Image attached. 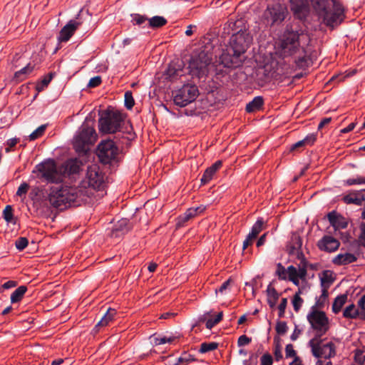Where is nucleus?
I'll list each match as a JSON object with an SVG mask.
<instances>
[{"mask_svg":"<svg viewBox=\"0 0 365 365\" xmlns=\"http://www.w3.org/2000/svg\"><path fill=\"white\" fill-rule=\"evenodd\" d=\"M314 9L319 19L327 26L334 28L344 20V8L336 0H316Z\"/></svg>","mask_w":365,"mask_h":365,"instance_id":"nucleus-1","label":"nucleus"},{"mask_svg":"<svg viewBox=\"0 0 365 365\" xmlns=\"http://www.w3.org/2000/svg\"><path fill=\"white\" fill-rule=\"evenodd\" d=\"M106 186L104 173L96 164L88 167L85 178L76 187L80 193L81 199L85 202L93 195L94 191L103 190Z\"/></svg>","mask_w":365,"mask_h":365,"instance_id":"nucleus-2","label":"nucleus"},{"mask_svg":"<svg viewBox=\"0 0 365 365\" xmlns=\"http://www.w3.org/2000/svg\"><path fill=\"white\" fill-rule=\"evenodd\" d=\"M48 200L51 206L59 210H63L71 205L85 202L81 199L80 193L76 187H67L56 185L51 187Z\"/></svg>","mask_w":365,"mask_h":365,"instance_id":"nucleus-3","label":"nucleus"},{"mask_svg":"<svg viewBox=\"0 0 365 365\" xmlns=\"http://www.w3.org/2000/svg\"><path fill=\"white\" fill-rule=\"evenodd\" d=\"M96 140L95 129L87 123H83L73 138V147L77 153H86L90 145Z\"/></svg>","mask_w":365,"mask_h":365,"instance_id":"nucleus-4","label":"nucleus"},{"mask_svg":"<svg viewBox=\"0 0 365 365\" xmlns=\"http://www.w3.org/2000/svg\"><path fill=\"white\" fill-rule=\"evenodd\" d=\"M123 120V115L118 111L108 110L103 112L98 120L99 130L102 133H114L117 132Z\"/></svg>","mask_w":365,"mask_h":365,"instance_id":"nucleus-5","label":"nucleus"},{"mask_svg":"<svg viewBox=\"0 0 365 365\" xmlns=\"http://www.w3.org/2000/svg\"><path fill=\"white\" fill-rule=\"evenodd\" d=\"M300 36L293 31H286L277 47V53L285 58L294 54L299 48Z\"/></svg>","mask_w":365,"mask_h":365,"instance_id":"nucleus-6","label":"nucleus"},{"mask_svg":"<svg viewBox=\"0 0 365 365\" xmlns=\"http://www.w3.org/2000/svg\"><path fill=\"white\" fill-rule=\"evenodd\" d=\"M210 63L211 59L204 52L192 56L188 66L190 74L198 78L205 77L208 73Z\"/></svg>","mask_w":365,"mask_h":365,"instance_id":"nucleus-7","label":"nucleus"},{"mask_svg":"<svg viewBox=\"0 0 365 365\" xmlns=\"http://www.w3.org/2000/svg\"><path fill=\"white\" fill-rule=\"evenodd\" d=\"M197 87L195 85H184L181 88L176 91L173 96V101L175 105L180 107H185L193 102L198 96Z\"/></svg>","mask_w":365,"mask_h":365,"instance_id":"nucleus-8","label":"nucleus"},{"mask_svg":"<svg viewBox=\"0 0 365 365\" xmlns=\"http://www.w3.org/2000/svg\"><path fill=\"white\" fill-rule=\"evenodd\" d=\"M312 328L320 332L325 333L329 329V319L325 312L311 307L307 316Z\"/></svg>","mask_w":365,"mask_h":365,"instance_id":"nucleus-9","label":"nucleus"},{"mask_svg":"<svg viewBox=\"0 0 365 365\" xmlns=\"http://www.w3.org/2000/svg\"><path fill=\"white\" fill-rule=\"evenodd\" d=\"M252 41V36L246 31H239L232 37L231 49L235 55L241 57Z\"/></svg>","mask_w":365,"mask_h":365,"instance_id":"nucleus-10","label":"nucleus"},{"mask_svg":"<svg viewBox=\"0 0 365 365\" xmlns=\"http://www.w3.org/2000/svg\"><path fill=\"white\" fill-rule=\"evenodd\" d=\"M118 155V148L111 140L101 141L98 146V155L103 163H109Z\"/></svg>","mask_w":365,"mask_h":365,"instance_id":"nucleus-11","label":"nucleus"},{"mask_svg":"<svg viewBox=\"0 0 365 365\" xmlns=\"http://www.w3.org/2000/svg\"><path fill=\"white\" fill-rule=\"evenodd\" d=\"M36 169L41 173V178L50 182L61 181V175L57 172L56 165L53 160H46L36 165Z\"/></svg>","mask_w":365,"mask_h":365,"instance_id":"nucleus-12","label":"nucleus"},{"mask_svg":"<svg viewBox=\"0 0 365 365\" xmlns=\"http://www.w3.org/2000/svg\"><path fill=\"white\" fill-rule=\"evenodd\" d=\"M299 261L297 268L292 265L287 267L289 279L295 285H299V279H304L307 273L308 262L307 259Z\"/></svg>","mask_w":365,"mask_h":365,"instance_id":"nucleus-13","label":"nucleus"},{"mask_svg":"<svg viewBox=\"0 0 365 365\" xmlns=\"http://www.w3.org/2000/svg\"><path fill=\"white\" fill-rule=\"evenodd\" d=\"M284 12L285 8L279 1H274L268 5L265 14L272 23H275L284 20Z\"/></svg>","mask_w":365,"mask_h":365,"instance_id":"nucleus-14","label":"nucleus"},{"mask_svg":"<svg viewBox=\"0 0 365 365\" xmlns=\"http://www.w3.org/2000/svg\"><path fill=\"white\" fill-rule=\"evenodd\" d=\"M312 354L317 358H330L335 354L334 344H310Z\"/></svg>","mask_w":365,"mask_h":365,"instance_id":"nucleus-15","label":"nucleus"},{"mask_svg":"<svg viewBox=\"0 0 365 365\" xmlns=\"http://www.w3.org/2000/svg\"><path fill=\"white\" fill-rule=\"evenodd\" d=\"M302 240L300 236L297 234H292L290 242L287 245V251L289 255H294L298 260L306 259L302 251Z\"/></svg>","mask_w":365,"mask_h":365,"instance_id":"nucleus-16","label":"nucleus"},{"mask_svg":"<svg viewBox=\"0 0 365 365\" xmlns=\"http://www.w3.org/2000/svg\"><path fill=\"white\" fill-rule=\"evenodd\" d=\"M81 24V21L74 19L70 20L60 31L58 36V41H68Z\"/></svg>","mask_w":365,"mask_h":365,"instance_id":"nucleus-17","label":"nucleus"},{"mask_svg":"<svg viewBox=\"0 0 365 365\" xmlns=\"http://www.w3.org/2000/svg\"><path fill=\"white\" fill-rule=\"evenodd\" d=\"M340 243L336 238L328 235L323 237L317 243L320 250L328 252L336 251Z\"/></svg>","mask_w":365,"mask_h":365,"instance_id":"nucleus-18","label":"nucleus"},{"mask_svg":"<svg viewBox=\"0 0 365 365\" xmlns=\"http://www.w3.org/2000/svg\"><path fill=\"white\" fill-rule=\"evenodd\" d=\"M221 63L225 67L236 68L240 66L242 60L240 56L235 55L230 48L227 52H223L220 56Z\"/></svg>","mask_w":365,"mask_h":365,"instance_id":"nucleus-19","label":"nucleus"},{"mask_svg":"<svg viewBox=\"0 0 365 365\" xmlns=\"http://www.w3.org/2000/svg\"><path fill=\"white\" fill-rule=\"evenodd\" d=\"M327 218L335 230L345 229L348 225L347 219L336 211L328 213Z\"/></svg>","mask_w":365,"mask_h":365,"instance_id":"nucleus-20","label":"nucleus"},{"mask_svg":"<svg viewBox=\"0 0 365 365\" xmlns=\"http://www.w3.org/2000/svg\"><path fill=\"white\" fill-rule=\"evenodd\" d=\"M166 78L171 81H176L183 76L182 63L180 61L171 62L165 73Z\"/></svg>","mask_w":365,"mask_h":365,"instance_id":"nucleus-21","label":"nucleus"},{"mask_svg":"<svg viewBox=\"0 0 365 365\" xmlns=\"http://www.w3.org/2000/svg\"><path fill=\"white\" fill-rule=\"evenodd\" d=\"M205 210V207L203 205L198 206L197 207H190L182 215L178 217L176 225L178 227L183 226V225L195 217L197 215L202 213Z\"/></svg>","mask_w":365,"mask_h":365,"instance_id":"nucleus-22","label":"nucleus"},{"mask_svg":"<svg viewBox=\"0 0 365 365\" xmlns=\"http://www.w3.org/2000/svg\"><path fill=\"white\" fill-rule=\"evenodd\" d=\"M291 9L298 19H303L308 12L307 0H291Z\"/></svg>","mask_w":365,"mask_h":365,"instance_id":"nucleus-23","label":"nucleus"},{"mask_svg":"<svg viewBox=\"0 0 365 365\" xmlns=\"http://www.w3.org/2000/svg\"><path fill=\"white\" fill-rule=\"evenodd\" d=\"M357 260V256L350 252L339 253L335 256L332 262L338 266L346 265L353 263Z\"/></svg>","mask_w":365,"mask_h":365,"instance_id":"nucleus-24","label":"nucleus"},{"mask_svg":"<svg viewBox=\"0 0 365 365\" xmlns=\"http://www.w3.org/2000/svg\"><path fill=\"white\" fill-rule=\"evenodd\" d=\"M116 315V311L114 309L109 308L101 319L96 324L95 326L93 331L95 332H98L102 328H104L110 324L114 320V318Z\"/></svg>","mask_w":365,"mask_h":365,"instance_id":"nucleus-25","label":"nucleus"},{"mask_svg":"<svg viewBox=\"0 0 365 365\" xmlns=\"http://www.w3.org/2000/svg\"><path fill=\"white\" fill-rule=\"evenodd\" d=\"M344 201L347 204L361 205L365 200L361 192H351L344 197Z\"/></svg>","mask_w":365,"mask_h":365,"instance_id":"nucleus-26","label":"nucleus"},{"mask_svg":"<svg viewBox=\"0 0 365 365\" xmlns=\"http://www.w3.org/2000/svg\"><path fill=\"white\" fill-rule=\"evenodd\" d=\"M267 303L269 305V307L271 308L274 307L279 297V294L270 284L267 288Z\"/></svg>","mask_w":365,"mask_h":365,"instance_id":"nucleus-27","label":"nucleus"},{"mask_svg":"<svg viewBox=\"0 0 365 365\" xmlns=\"http://www.w3.org/2000/svg\"><path fill=\"white\" fill-rule=\"evenodd\" d=\"M359 311V307H356L354 304H349L347 306L344 312H343V316L345 318L348 319H355L356 317H359L361 319V314Z\"/></svg>","mask_w":365,"mask_h":365,"instance_id":"nucleus-28","label":"nucleus"},{"mask_svg":"<svg viewBox=\"0 0 365 365\" xmlns=\"http://www.w3.org/2000/svg\"><path fill=\"white\" fill-rule=\"evenodd\" d=\"M263 98L261 96H257L246 106V110L248 113H252L259 110L263 105Z\"/></svg>","mask_w":365,"mask_h":365,"instance_id":"nucleus-29","label":"nucleus"},{"mask_svg":"<svg viewBox=\"0 0 365 365\" xmlns=\"http://www.w3.org/2000/svg\"><path fill=\"white\" fill-rule=\"evenodd\" d=\"M347 300V295L346 294H341L339 296H337L332 304V311L334 313L337 314L339 313L342 307L344 305Z\"/></svg>","mask_w":365,"mask_h":365,"instance_id":"nucleus-30","label":"nucleus"},{"mask_svg":"<svg viewBox=\"0 0 365 365\" xmlns=\"http://www.w3.org/2000/svg\"><path fill=\"white\" fill-rule=\"evenodd\" d=\"M150 339L151 342H162V343L173 342L175 340H180V335H173V336H160L159 335L153 334V335L150 336Z\"/></svg>","mask_w":365,"mask_h":365,"instance_id":"nucleus-31","label":"nucleus"},{"mask_svg":"<svg viewBox=\"0 0 365 365\" xmlns=\"http://www.w3.org/2000/svg\"><path fill=\"white\" fill-rule=\"evenodd\" d=\"M27 291V287L26 286H20L16 290L13 292L11 295V302L16 303L21 300L24 295Z\"/></svg>","mask_w":365,"mask_h":365,"instance_id":"nucleus-32","label":"nucleus"},{"mask_svg":"<svg viewBox=\"0 0 365 365\" xmlns=\"http://www.w3.org/2000/svg\"><path fill=\"white\" fill-rule=\"evenodd\" d=\"M81 166V163L76 158L70 159L66 162V168L70 173H77Z\"/></svg>","mask_w":365,"mask_h":365,"instance_id":"nucleus-33","label":"nucleus"},{"mask_svg":"<svg viewBox=\"0 0 365 365\" xmlns=\"http://www.w3.org/2000/svg\"><path fill=\"white\" fill-rule=\"evenodd\" d=\"M263 220L262 218H259L256 222L253 225L251 231L247 235L250 238L255 240L258 234L262 230L263 225Z\"/></svg>","mask_w":365,"mask_h":365,"instance_id":"nucleus-34","label":"nucleus"},{"mask_svg":"<svg viewBox=\"0 0 365 365\" xmlns=\"http://www.w3.org/2000/svg\"><path fill=\"white\" fill-rule=\"evenodd\" d=\"M167 23L166 19L163 16H155L148 20L150 27L159 28L162 27Z\"/></svg>","mask_w":365,"mask_h":365,"instance_id":"nucleus-35","label":"nucleus"},{"mask_svg":"<svg viewBox=\"0 0 365 365\" xmlns=\"http://www.w3.org/2000/svg\"><path fill=\"white\" fill-rule=\"evenodd\" d=\"M208 315L209 313L204 314L203 319L205 321L206 327L210 329L222 319V312L218 313L214 319H208Z\"/></svg>","mask_w":365,"mask_h":365,"instance_id":"nucleus-36","label":"nucleus"},{"mask_svg":"<svg viewBox=\"0 0 365 365\" xmlns=\"http://www.w3.org/2000/svg\"><path fill=\"white\" fill-rule=\"evenodd\" d=\"M130 229L129 221L127 219H121L115 225V232H122L123 233L127 232Z\"/></svg>","mask_w":365,"mask_h":365,"instance_id":"nucleus-37","label":"nucleus"},{"mask_svg":"<svg viewBox=\"0 0 365 365\" xmlns=\"http://www.w3.org/2000/svg\"><path fill=\"white\" fill-rule=\"evenodd\" d=\"M3 216L7 222L15 223L13 215V209L11 205H6L3 211Z\"/></svg>","mask_w":365,"mask_h":365,"instance_id":"nucleus-38","label":"nucleus"},{"mask_svg":"<svg viewBox=\"0 0 365 365\" xmlns=\"http://www.w3.org/2000/svg\"><path fill=\"white\" fill-rule=\"evenodd\" d=\"M327 295H328L327 291L325 289H324L322 290V295L319 298L317 299L315 304L314 306H312V307H315V309H318V310H319V309L324 307L325 302L327 298Z\"/></svg>","mask_w":365,"mask_h":365,"instance_id":"nucleus-39","label":"nucleus"},{"mask_svg":"<svg viewBox=\"0 0 365 365\" xmlns=\"http://www.w3.org/2000/svg\"><path fill=\"white\" fill-rule=\"evenodd\" d=\"M301 292L299 291L297 293H296L292 299V303L294 307V309L296 312H298L302 304H303V299L300 297Z\"/></svg>","mask_w":365,"mask_h":365,"instance_id":"nucleus-40","label":"nucleus"},{"mask_svg":"<svg viewBox=\"0 0 365 365\" xmlns=\"http://www.w3.org/2000/svg\"><path fill=\"white\" fill-rule=\"evenodd\" d=\"M46 125H41L38 128H37L34 132H32L29 135L30 140H34L41 136L45 132Z\"/></svg>","mask_w":365,"mask_h":365,"instance_id":"nucleus-41","label":"nucleus"},{"mask_svg":"<svg viewBox=\"0 0 365 365\" xmlns=\"http://www.w3.org/2000/svg\"><path fill=\"white\" fill-rule=\"evenodd\" d=\"M346 185H365V178L362 176H356V178L347 179L345 181Z\"/></svg>","mask_w":365,"mask_h":365,"instance_id":"nucleus-42","label":"nucleus"},{"mask_svg":"<svg viewBox=\"0 0 365 365\" xmlns=\"http://www.w3.org/2000/svg\"><path fill=\"white\" fill-rule=\"evenodd\" d=\"M33 69L34 66H31L30 63H28L25 67L15 73V77L17 78L22 79L21 76L30 73L33 71Z\"/></svg>","mask_w":365,"mask_h":365,"instance_id":"nucleus-43","label":"nucleus"},{"mask_svg":"<svg viewBox=\"0 0 365 365\" xmlns=\"http://www.w3.org/2000/svg\"><path fill=\"white\" fill-rule=\"evenodd\" d=\"M215 173V172H214L210 167L207 168L201 178V182L202 184H206L210 182Z\"/></svg>","mask_w":365,"mask_h":365,"instance_id":"nucleus-44","label":"nucleus"},{"mask_svg":"<svg viewBox=\"0 0 365 365\" xmlns=\"http://www.w3.org/2000/svg\"><path fill=\"white\" fill-rule=\"evenodd\" d=\"M124 97H125V106L129 110L131 109L135 104V101H134L132 93L130 91H126L125 93Z\"/></svg>","mask_w":365,"mask_h":365,"instance_id":"nucleus-45","label":"nucleus"},{"mask_svg":"<svg viewBox=\"0 0 365 365\" xmlns=\"http://www.w3.org/2000/svg\"><path fill=\"white\" fill-rule=\"evenodd\" d=\"M333 282V279L331 277V273L330 271H324L322 274V277H321V282L323 286L327 284L329 286Z\"/></svg>","mask_w":365,"mask_h":365,"instance_id":"nucleus-46","label":"nucleus"},{"mask_svg":"<svg viewBox=\"0 0 365 365\" xmlns=\"http://www.w3.org/2000/svg\"><path fill=\"white\" fill-rule=\"evenodd\" d=\"M276 274L278 278L280 279H286L287 273V269H286L281 263H278L277 266Z\"/></svg>","mask_w":365,"mask_h":365,"instance_id":"nucleus-47","label":"nucleus"},{"mask_svg":"<svg viewBox=\"0 0 365 365\" xmlns=\"http://www.w3.org/2000/svg\"><path fill=\"white\" fill-rule=\"evenodd\" d=\"M51 81V76L45 77L41 81H40L39 83H38L36 84V91L38 92H41L43 90H44V88L48 86V85L49 84Z\"/></svg>","mask_w":365,"mask_h":365,"instance_id":"nucleus-48","label":"nucleus"},{"mask_svg":"<svg viewBox=\"0 0 365 365\" xmlns=\"http://www.w3.org/2000/svg\"><path fill=\"white\" fill-rule=\"evenodd\" d=\"M195 361L194 356L187 352H184L183 354H182V355L178 358V364L185 363V365H186L190 361Z\"/></svg>","mask_w":365,"mask_h":365,"instance_id":"nucleus-49","label":"nucleus"},{"mask_svg":"<svg viewBox=\"0 0 365 365\" xmlns=\"http://www.w3.org/2000/svg\"><path fill=\"white\" fill-rule=\"evenodd\" d=\"M218 346V344H202L199 352L204 354L210 351L216 349Z\"/></svg>","mask_w":365,"mask_h":365,"instance_id":"nucleus-50","label":"nucleus"},{"mask_svg":"<svg viewBox=\"0 0 365 365\" xmlns=\"http://www.w3.org/2000/svg\"><path fill=\"white\" fill-rule=\"evenodd\" d=\"M357 306L359 308L361 319H365V294L363 295L358 301Z\"/></svg>","mask_w":365,"mask_h":365,"instance_id":"nucleus-51","label":"nucleus"},{"mask_svg":"<svg viewBox=\"0 0 365 365\" xmlns=\"http://www.w3.org/2000/svg\"><path fill=\"white\" fill-rule=\"evenodd\" d=\"M29 188V185L26 182H23L20 185L17 191H16V195L19 197H26V194L27 193Z\"/></svg>","mask_w":365,"mask_h":365,"instance_id":"nucleus-52","label":"nucleus"},{"mask_svg":"<svg viewBox=\"0 0 365 365\" xmlns=\"http://www.w3.org/2000/svg\"><path fill=\"white\" fill-rule=\"evenodd\" d=\"M276 331L279 336L284 335L287 330V324L284 322H279L276 325Z\"/></svg>","mask_w":365,"mask_h":365,"instance_id":"nucleus-53","label":"nucleus"},{"mask_svg":"<svg viewBox=\"0 0 365 365\" xmlns=\"http://www.w3.org/2000/svg\"><path fill=\"white\" fill-rule=\"evenodd\" d=\"M15 245L17 250H23L28 245V240L26 237H20L16 240Z\"/></svg>","mask_w":365,"mask_h":365,"instance_id":"nucleus-54","label":"nucleus"},{"mask_svg":"<svg viewBox=\"0 0 365 365\" xmlns=\"http://www.w3.org/2000/svg\"><path fill=\"white\" fill-rule=\"evenodd\" d=\"M359 229L360 233L358 236L359 243L365 247V223H361Z\"/></svg>","mask_w":365,"mask_h":365,"instance_id":"nucleus-55","label":"nucleus"},{"mask_svg":"<svg viewBox=\"0 0 365 365\" xmlns=\"http://www.w3.org/2000/svg\"><path fill=\"white\" fill-rule=\"evenodd\" d=\"M145 16H141L140 14H135L133 16V22L134 24L137 25H142L146 21H148Z\"/></svg>","mask_w":365,"mask_h":365,"instance_id":"nucleus-56","label":"nucleus"},{"mask_svg":"<svg viewBox=\"0 0 365 365\" xmlns=\"http://www.w3.org/2000/svg\"><path fill=\"white\" fill-rule=\"evenodd\" d=\"M287 299L286 298L282 299L281 302H280V304L278 306L279 316V317H283L284 316V312H285V309H286V307H287Z\"/></svg>","mask_w":365,"mask_h":365,"instance_id":"nucleus-57","label":"nucleus"},{"mask_svg":"<svg viewBox=\"0 0 365 365\" xmlns=\"http://www.w3.org/2000/svg\"><path fill=\"white\" fill-rule=\"evenodd\" d=\"M272 357L268 353L264 354L261 358V365H272Z\"/></svg>","mask_w":365,"mask_h":365,"instance_id":"nucleus-58","label":"nucleus"},{"mask_svg":"<svg viewBox=\"0 0 365 365\" xmlns=\"http://www.w3.org/2000/svg\"><path fill=\"white\" fill-rule=\"evenodd\" d=\"M101 83V78L100 76H95L91 78L88 83V87L94 88Z\"/></svg>","mask_w":365,"mask_h":365,"instance_id":"nucleus-59","label":"nucleus"},{"mask_svg":"<svg viewBox=\"0 0 365 365\" xmlns=\"http://www.w3.org/2000/svg\"><path fill=\"white\" fill-rule=\"evenodd\" d=\"M286 357H294L297 356L296 351H294L292 344H287L285 348Z\"/></svg>","mask_w":365,"mask_h":365,"instance_id":"nucleus-60","label":"nucleus"},{"mask_svg":"<svg viewBox=\"0 0 365 365\" xmlns=\"http://www.w3.org/2000/svg\"><path fill=\"white\" fill-rule=\"evenodd\" d=\"M316 140H317V135H316V134H314V133L309 134L304 138V140L307 146L312 145L314 143V142L316 141Z\"/></svg>","mask_w":365,"mask_h":365,"instance_id":"nucleus-61","label":"nucleus"},{"mask_svg":"<svg viewBox=\"0 0 365 365\" xmlns=\"http://www.w3.org/2000/svg\"><path fill=\"white\" fill-rule=\"evenodd\" d=\"M282 346L280 344H276V346L274 348V354L277 361L280 360L282 358Z\"/></svg>","mask_w":365,"mask_h":365,"instance_id":"nucleus-62","label":"nucleus"},{"mask_svg":"<svg viewBox=\"0 0 365 365\" xmlns=\"http://www.w3.org/2000/svg\"><path fill=\"white\" fill-rule=\"evenodd\" d=\"M230 283V279L225 281L218 289H216V293H224V292L228 288Z\"/></svg>","mask_w":365,"mask_h":365,"instance_id":"nucleus-63","label":"nucleus"},{"mask_svg":"<svg viewBox=\"0 0 365 365\" xmlns=\"http://www.w3.org/2000/svg\"><path fill=\"white\" fill-rule=\"evenodd\" d=\"M356 125V123H350L347 127L341 129L340 130L341 133H349L354 129V128Z\"/></svg>","mask_w":365,"mask_h":365,"instance_id":"nucleus-64","label":"nucleus"}]
</instances>
